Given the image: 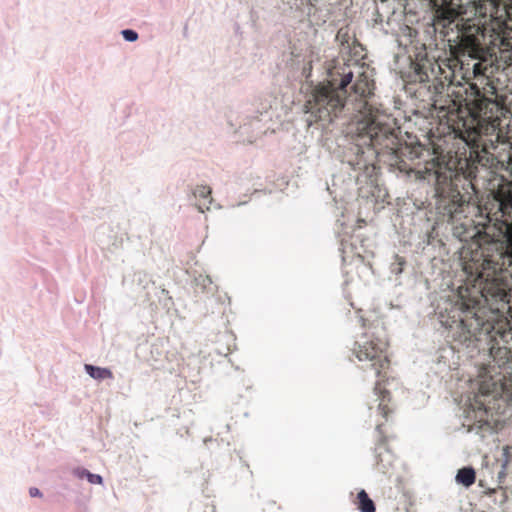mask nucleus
<instances>
[{
	"label": "nucleus",
	"mask_w": 512,
	"mask_h": 512,
	"mask_svg": "<svg viewBox=\"0 0 512 512\" xmlns=\"http://www.w3.org/2000/svg\"><path fill=\"white\" fill-rule=\"evenodd\" d=\"M320 66L325 78L314 84L311 80L313 60L303 59L300 72V91L305 95L304 107L311 123L319 122L324 130L335 125L342 135L336 138L334 155L347 163L358 180H372L376 174L374 160L387 150L396 156L399 139L396 130L377 118L378 108L373 101L374 82L359 73L353 82L351 65L342 59L326 60Z\"/></svg>",
	"instance_id": "obj_1"
},
{
	"label": "nucleus",
	"mask_w": 512,
	"mask_h": 512,
	"mask_svg": "<svg viewBox=\"0 0 512 512\" xmlns=\"http://www.w3.org/2000/svg\"><path fill=\"white\" fill-rule=\"evenodd\" d=\"M435 314L441 325L448 330L447 337L459 347H475L482 332L488 334L492 328L484 322L476 307L470 306L462 299H443L438 302Z\"/></svg>",
	"instance_id": "obj_2"
},
{
	"label": "nucleus",
	"mask_w": 512,
	"mask_h": 512,
	"mask_svg": "<svg viewBox=\"0 0 512 512\" xmlns=\"http://www.w3.org/2000/svg\"><path fill=\"white\" fill-rule=\"evenodd\" d=\"M387 346L388 343L381 331L377 327H370L357 336L352 348L356 358L360 362H366L361 366V369H372L375 377L378 378L373 394L375 402H377L376 411L385 419H387L390 412L387 404L390 401V393L382 386L389 368V360L386 354Z\"/></svg>",
	"instance_id": "obj_3"
},
{
	"label": "nucleus",
	"mask_w": 512,
	"mask_h": 512,
	"mask_svg": "<svg viewBox=\"0 0 512 512\" xmlns=\"http://www.w3.org/2000/svg\"><path fill=\"white\" fill-rule=\"evenodd\" d=\"M292 13V18L297 22L308 20L312 25L326 23L332 14L331 3L318 6V0H281Z\"/></svg>",
	"instance_id": "obj_4"
},
{
	"label": "nucleus",
	"mask_w": 512,
	"mask_h": 512,
	"mask_svg": "<svg viewBox=\"0 0 512 512\" xmlns=\"http://www.w3.org/2000/svg\"><path fill=\"white\" fill-rule=\"evenodd\" d=\"M211 189L208 186L199 185L193 190V196L196 200V207L200 212L209 210V205L212 203Z\"/></svg>",
	"instance_id": "obj_5"
},
{
	"label": "nucleus",
	"mask_w": 512,
	"mask_h": 512,
	"mask_svg": "<svg viewBox=\"0 0 512 512\" xmlns=\"http://www.w3.org/2000/svg\"><path fill=\"white\" fill-rule=\"evenodd\" d=\"M258 115L253 117V121L251 122V125L259 131H262L261 127L259 126L260 123H263L266 125L268 122H270L273 118V111H272V101L271 99H267L265 104H262L261 110L257 111Z\"/></svg>",
	"instance_id": "obj_6"
},
{
	"label": "nucleus",
	"mask_w": 512,
	"mask_h": 512,
	"mask_svg": "<svg viewBox=\"0 0 512 512\" xmlns=\"http://www.w3.org/2000/svg\"><path fill=\"white\" fill-rule=\"evenodd\" d=\"M476 480V472L475 469L471 466H466L459 469L455 476V481L457 484L462 485L466 488L470 487L475 483Z\"/></svg>",
	"instance_id": "obj_7"
},
{
	"label": "nucleus",
	"mask_w": 512,
	"mask_h": 512,
	"mask_svg": "<svg viewBox=\"0 0 512 512\" xmlns=\"http://www.w3.org/2000/svg\"><path fill=\"white\" fill-rule=\"evenodd\" d=\"M84 370L91 378L97 381L113 379V373L109 368L98 367L92 364H85Z\"/></svg>",
	"instance_id": "obj_8"
},
{
	"label": "nucleus",
	"mask_w": 512,
	"mask_h": 512,
	"mask_svg": "<svg viewBox=\"0 0 512 512\" xmlns=\"http://www.w3.org/2000/svg\"><path fill=\"white\" fill-rule=\"evenodd\" d=\"M434 178L437 193L443 195L446 192V188H449L452 184L451 172H436Z\"/></svg>",
	"instance_id": "obj_9"
},
{
	"label": "nucleus",
	"mask_w": 512,
	"mask_h": 512,
	"mask_svg": "<svg viewBox=\"0 0 512 512\" xmlns=\"http://www.w3.org/2000/svg\"><path fill=\"white\" fill-rule=\"evenodd\" d=\"M73 475L79 479L86 478L91 484H102L103 482V478L100 475L91 473L87 469L81 467L75 468L73 470Z\"/></svg>",
	"instance_id": "obj_10"
},
{
	"label": "nucleus",
	"mask_w": 512,
	"mask_h": 512,
	"mask_svg": "<svg viewBox=\"0 0 512 512\" xmlns=\"http://www.w3.org/2000/svg\"><path fill=\"white\" fill-rule=\"evenodd\" d=\"M358 508L361 512H375L374 502L369 498L368 494L361 490L357 496Z\"/></svg>",
	"instance_id": "obj_11"
},
{
	"label": "nucleus",
	"mask_w": 512,
	"mask_h": 512,
	"mask_svg": "<svg viewBox=\"0 0 512 512\" xmlns=\"http://www.w3.org/2000/svg\"><path fill=\"white\" fill-rule=\"evenodd\" d=\"M470 406L475 413L480 414V420L484 421V416H487V408L482 400L479 399V396L474 397V402H470Z\"/></svg>",
	"instance_id": "obj_12"
},
{
	"label": "nucleus",
	"mask_w": 512,
	"mask_h": 512,
	"mask_svg": "<svg viewBox=\"0 0 512 512\" xmlns=\"http://www.w3.org/2000/svg\"><path fill=\"white\" fill-rule=\"evenodd\" d=\"M382 448L383 447L381 444H379L376 448L377 458H378L377 465H378V468L385 473L386 469H387V465L384 463V461H385L384 457L387 458L386 460H387V462H389L391 455L388 452H386V454L383 455L381 452Z\"/></svg>",
	"instance_id": "obj_13"
},
{
	"label": "nucleus",
	"mask_w": 512,
	"mask_h": 512,
	"mask_svg": "<svg viewBox=\"0 0 512 512\" xmlns=\"http://www.w3.org/2000/svg\"><path fill=\"white\" fill-rule=\"evenodd\" d=\"M122 37L128 42H135L138 40L139 35L135 30L124 29L121 31Z\"/></svg>",
	"instance_id": "obj_14"
},
{
	"label": "nucleus",
	"mask_w": 512,
	"mask_h": 512,
	"mask_svg": "<svg viewBox=\"0 0 512 512\" xmlns=\"http://www.w3.org/2000/svg\"><path fill=\"white\" fill-rule=\"evenodd\" d=\"M405 261L402 258L397 257L396 261L391 264L390 269L391 272L395 275L401 274L403 271V265Z\"/></svg>",
	"instance_id": "obj_15"
},
{
	"label": "nucleus",
	"mask_w": 512,
	"mask_h": 512,
	"mask_svg": "<svg viewBox=\"0 0 512 512\" xmlns=\"http://www.w3.org/2000/svg\"><path fill=\"white\" fill-rule=\"evenodd\" d=\"M337 40L341 42V44L348 43L349 35L348 30L345 28L339 29L336 35Z\"/></svg>",
	"instance_id": "obj_16"
},
{
	"label": "nucleus",
	"mask_w": 512,
	"mask_h": 512,
	"mask_svg": "<svg viewBox=\"0 0 512 512\" xmlns=\"http://www.w3.org/2000/svg\"><path fill=\"white\" fill-rule=\"evenodd\" d=\"M197 284L201 285L204 290H209L208 286L212 284V281L209 276L202 277L200 276L198 279H196Z\"/></svg>",
	"instance_id": "obj_17"
},
{
	"label": "nucleus",
	"mask_w": 512,
	"mask_h": 512,
	"mask_svg": "<svg viewBox=\"0 0 512 512\" xmlns=\"http://www.w3.org/2000/svg\"><path fill=\"white\" fill-rule=\"evenodd\" d=\"M29 494L31 497H36V496H40L41 492L38 488L33 487V488H30Z\"/></svg>",
	"instance_id": "obj_18"
},
{
	"label": "nucleus",
	"mask_w": 512,
	"mask_h": 512,
	"mask_svg": "<svg viewBox=\"0 0 512 512\" xmlns=\"http://www.w3.org/2000/svg\"><path fill=\"white\" fill-rule=\"evenodd\" d=\"M382 423H377L376 424V431L379 433V435L382 436L383 432H382Z\"/></svg>",
	"instance_id": "obj_19"
},
{
	"label": "nucleus",
	"mask_w": 512,
	"mask_h": 512,
	"mask_svg": "<svg viewBox=\"0 0 512 512\" xmlns=\"http://www.w3.org/2000/svg\"><path fill=\"white\" fill-rule=\"evenodd\" d=\"M360 321L362 322V326L365 327V322H364V319L362 317L360 318Z\"/></svg>",
	"instance_id": "obj_20"
}]
</instances>
